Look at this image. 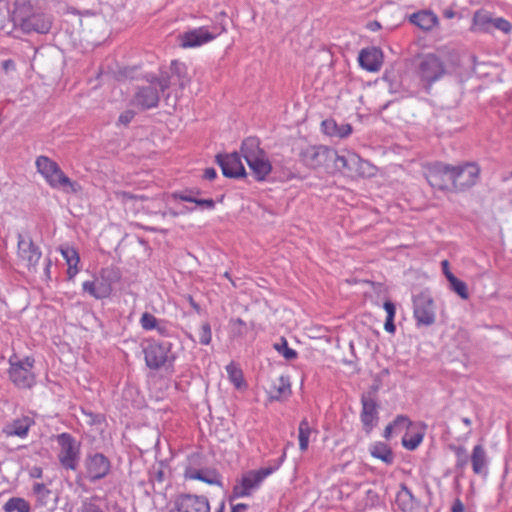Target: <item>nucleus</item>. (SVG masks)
<instances>
[{
	"mask_svg": "<svg viewBox=\"0 0 512 512\" xmlns=\"http://www.w3.org/2000/svg\"><path fill=\"white\" fill-rule=\"evenodd\" d=\"M11 17L14 25L25 33L46 34L52 26V18L35 8L28 0H16Z\"/></svg>",
	"mask_w": 512,
	"mask_h": 512,
	"instance_id": "1",
	"label": "nucleus"
},
{
	"mask_svg": "<svg viewBox=\"0 0 512 512\" xmlns=\"http://www.w3.org/2000/svg\"><path fill=\"white\" fill-rule=\"evenodd\" d=\"M241 154L246 160L252 175L258 181H263L272 170V165L266 152L260 148L257 138L249 137L242 142Z\"/></svg>",
	"mask_w": 512,
	"mask_h": 512,
	"instance_id": "2",
	"label": "nucleus"
},
{
	"mask_svg": "<svg viewBox=\"0 0 512 512\" xmlns=\"http://www.w3.org/2000/svg\"><path fill=\"white\" fill-rule=\"evenodd\" d=\"M277 469L278 466H269L243 473L241 479L233 487L232 498L250 496L261 486L262 482Z\"/></svg>",
	"mask_w": 512,
	"mask_h": 512,
	"instance_id": "3",
	"label": "nucleus"
},
{
	"mask_svg": "<svg viewBox=\"0 0 512 512\" xmlns=\"http://www.w3.org/2000/svg\"><path fill=\"white\" fill-rule=\"evenodd\" d=\"M36 167L39 173L47 180L53 188L70 187L75 191V183L72 182L60 169L58 164L46 156H39L36 159Z\"/></svg>",
	"mask_w": 512,
	"mask_h": 512,
	"instance_id": "4",
	"label": "nucleus"
},
{
	"mask_svg": "<svg viewBox=\"0 0 512 512\" xmlns=\"http://www.w3.org/2000/svg\"><path fill=\"white\" fill-rule=\"evenodd\" d=\"M10 369L9 377L11 381L19 388H30L35 383V377L31 371L34 360L26 357L24 360H18L16 356L9 359Z\"/></svg>",
	"mask_w": 512,
	"mask_h": 512,
	"instance_id": "5",
	"label": "nucleus"
},
{
	"mask_svg": "<svg viewBox=\"0 0 512 512\" xmlns=\"http://www.w3.org/2000/svg\"><path fill=\"white\" fill-rule=\"evenodd\" d=\"M333 162L334 169L338 171L347 170L350 173H355L360 176L372 175V167L367 161L362 160L357 154L346 152L345 154H338L334 150V156L329 158Z\"/></svg>",
	"mask_w": 512,
	"mask_h": 512,
	"instance_id": "6",
	"label": "nucleus"
},
{
	"mask_svg": "<svg viewBox=\"0 0 512 512\" xmlns=\"http://www.w3.org/2000/svg\"><path fill=\"white\" fill-rule=\"evenodd\" d=\"M60 446L59 461L66 469L75 470L79 462L80 445L69 433H61L56 437Z\"/></svg>",
	"mask_w": 512,
	"mask_h": 512,
	"instance_id": "7",
	"label": "nucleus"
},
{
	"mask_svg": "<svg viewBox=\"0 0 512 512\" xmlns=\"http://www.w3.org/2000/svg\"><path fill=\"white\" fill-rule=\"evenodd\" d=\"M224 510L225 502L222 501L216 512ZM170 512H210V504L205 496L181 494L176 498L174 508Z\"/></svg>",
	"mask_w": 512,
	"mask_h": 512,
	"instance_id": "8",
	"label": "nucleus"
},
{
	"mask_svg": "<svg viewBox=\"0 0 512 512\" xmlns=\"http://www.w3.org/2000/svg\"><path fill=\"white\" fill-rule=\"evenodd\" d=\"M334 156V149L324 145H308L299 153L300 161L310 169L327 166L329 158Z\"/></svg>",
	"mask_w": 512,
	"mask_h": 512,
	"instance_id": "9",
	"label": "nucleus"
},
{
	"mask_svg": "<svg viewBox=\"0 0 512 512\" xmlns=\"http://www.w3.org/2000/svg\"><path fill=\"white\" fill-rule=\"evenodd\" d=\"M480 169L474 163L452 166V185L456 190H465L475 185Z\"/></svg>",
	"mask_w": 512,
	"mask_h": 512,
	"instance_id": "10",
	"label": "nucleus"
},
{
	"mask_svg": "<svg viewBox=\"0 0 512 512\" xmlns=\"http://www.w3.org/2000/svg\"><path fill=\"white\" fill-rule=\"evenodd\" d=\"M17 239L18 256L20 260L29 271L35 272L42 255L39 247L34 244L30 237H25L22 234H18Z\"/></svg>",
	"mask_w": 512,
	"mask_h": 512,
	"instance_id": "11",
	"label": "nucleus"
},
{
	"mask_svg": "<svg viewBox=\"0 0 512 512\" xmlns=\"http://www.w3.org/2000/svg\"><path fill=\"white\" fill-rule=\"evenodd\" d=\"M418 73L427 84L439 80L445 74V66L435 54H427L420 61Z\"/></svg>",
	"mask_w": 512,
	"mask_h": 512,
	"instance_id": "12",
	"label": "nucleus"
},
{
	"mask_svg": "<svg viewBox=\"0 0 512 512\" xmlns=\"http://www.w3.org/2000/svg\"><path fill=\"white\" fill-rule=\"evenodd\" d=\"M413 313L417 325L430 326L435 322V309L432 298L421 293L413 299Z\"/></svg>",
	"mask_w": 512,
	"mask_h": 512,
	"instance_id": "13",
	"label": "nucleus"
},
{
	"mask_svg": "<svg viewBox=\"0 0 512 512\" xmlns=\"http://www.w3.org/2000/svg\"><path fill=\"white\" fill-rule=\"evenodd\" d=\"M171 343L169 342H151L144 348L146 365L153 370H158L169 361Z\"/></svg>",
	"mask_w": 512,
	"mask_h": 512,
	"instance_id": "14",
	"label": "nucleus"
},
{
	"mask_svg": "<svg viewBox=\"0 0 512 512\" xmlns=\"http://www.w3.org/2000/svg\"><path fill=\"white\" fill-rule=\"evenodd\" d=\"M86 477L95 482L106 477L111 469L110 460L102 453H94L85 460Z\"/></svg>",
	"mask_w": 512,
	"mask_h": 512,
	"instance_id": "15",
	"label": "nucleus"
},
{
	"mask_svg": "<svg viewBox=\"0 0 512 512\" xmlns=\"http://www.w3.org/2000/svg\"><path fill=\"white\" fill-rule=\"evenodd\" d=\"M450 174H452L451 165L436 162L428 168L426 179L431 187L439 190H445L448 189L449 184H452Z\"/></svg>",
	"mask_w": 512,
	"mask_h": 512,
	"instance_id": "16",
	"label": "nucleus"
},
{
	"mask_svg": "<svg viewBox=\"0 0 512 512\" xmlns=\"http://www.w3.org/2000/svg\"><path fill=\"white\" fill-rule=\"evenodd\" d=\"M216 162L221 167L225 177L239 178L246 175L241 157L237 152L226 155L218 154L216 156Z\"/></svg>",
	"mask_w": 512,
	"mask_h": 512,
	"instance_id": "17",
	"label": "nucleus"
},
{
	"mask_svg": "<svg viewBox=\"0 0 512 512\" xmlns=\"http://www.w3.org/2000/svg\"><path fill=\"white\" fill-rule=\"evenodd\" d=\"M361 422L366 433H370L378 421L377 402L371 395H362Z\"/></svg>",
	"mask_w": 512,
	"mask_h": 512,
	"instance_id": "18",
	"label": "nucleus"
},
{
	"mask_svg": "<svg viewBox=\"0 0 512 512\" xmlns=\"http://www.w3.org/2000/svg\"><path fill=\"white\" fill-rule=\"evenodd\" d=\"M219 33H211L206 27H199L180 36L183 48H193L212 41Z\"/></svg>",
	"mask_w": 512,
	"mask_h": 512,
	"instance_id": "19",
	"label": "nucleus"
},
{
	"mask_svg": "<svg viewBox=\"0 0 512 512\" xmlns=\"http://www.w3.org/2000/svg\"><path fill=\"white\" fill-rule=\"evenodd\" d=\"M158 102L159 92L152 85L139 88L133 98V103L143 110L156 107Z\"/></svg>",
	"mask_w": 512,
	"mask_h": 512,
	"instance_id": "20",
	"label": "nucleus"
},
{
	"mask_svg": "<svg viewBox=\"0 0 512 512\" xmlns=\"http://www.w3.org/2000/svg\"><path fill=\"white\" fill-rule=\"evenodd\" d=\"M358 60L362 68L370 72H376L382 65V52L375 47L362 49Z\"/></svg>",
	"mask_w": 512,
	"mask_h": 512,
	"instance_id": "21",
	"label": "nucleus"
},
{
	"mask_svg": "<svg viewBox=\"0 0 512 512\" xmlns=\"http://www.w3.org/2000/svg\"><path fill=\"white\" fill-rule=\"evenodd\" d=\"M396 505L402 512H420V503L406 485L402 484L396 495Z\"/></svg>",
	"mask_w": 512,
	"mask_h": 512,
	"instance_id": "22",
	"label": "nucleus"
},
{
	"mask_svg": "<svg viewBox=\"0 0 512 512\" xmlns=\"http://www.w3.org/2000/svg\"><path fill=\"white\" fill-rule=\"evenodd\" d=\"M472 470L477 475H487L488 456L483 445H475L470 457Z\"/></svg>",
	"mask_w": 512,
	"mask_h": 512,
	"instance_id": "23",
	"label": "nucleus"
},
{
	"mask_svg": "<svg viewBox=\"0 0 512 512\" xmlns=\"http://www.w3.org/2000/svg\"><path fill=\"white\" fill-rule=\"evenodd\" d=\"M33 423L34 421L30 417H21L7 424L3 429V433L7 436H18L23 438L27 436Z\"/></svg>",
	"mask_w": 512,
	"mask_h": 512,
	"instance_id": "24",
	"label": "nucleus"
},
{
	"mask_svg": "<svg viewBox=\"0 0 512 512\" xmlns=\"http://www.w3.org/2000/svg\"><path fill=\"white\" fill-rule=\"evenodd\" d=\"M269 398L272 401H281L291 394L289 379L281 376L277 378L268 389Z\"/></svg>",
	"mask_w": 512,
	"mask_h": 512,
	"instance_id": "25",
	"label": "nucleus"
},
{
	"mask_svg": "<svg viewBox=\"0 0 512 512\" xmlns=\"http://www.w3.org/2000/svg\"><path fill=\"white\" fill-rule=\"evenodd\" d=\"M186 476L210 485H221L220 476L214 469H190L186 472Z\"/></svg>",
	"mask_w": 512,
	"mask_h": 512,
	"instance_id": "26",
	"label": "nucleus"
},
{
	"mask_svg": "<svg viewBox=\"0 0 512 512\" xmlns=\"http://www.w3.org/2000/svg\"><path fill=\"white\" fill-rule=\"evenodd\" d=\"M410 21L422 30L429 31L438 23V18L430 11H420L412 14Z\"/></svg>",
	"mask_w": 512,
	"mask_h": 512,
	"instance_id": "27",
	"label": "nucleus"
},
{
	"mask_svg": "<svg viewBox=\"0 0 512 512\" xmlns=\"http://www.w3.org/2000/svg\"><path fill=\"white\" fill-rule=\"evenodd\" d=\"M193 191H183V192H175L171 195V198L174 200H181L185 202L195 203L201 209L211 210L215 207V202L213 199H199L197 197H192Z\"/></svg>",
	"mask_w": 512,
	"mask_h": 512,
	"instance_id": "28",
	"label": "nucleus"
},
{
	"mask_svg": "<svg viewBox=\"0 0 512 512\" xmlns=\"http://www.w3.org/2000/svg\"><path fill=\"white\" fill-rule=\"evenodd\" d=\"M62 256L68 265L67 274L68 278L72 279L78 273V264L80 261L77 251L72 247H61Z\"/></svg>",
	"mask_w": 512,
	"mask_h": 512,
	"instance_id": "29",
	"label": "nucleus"
},
{
	"mask_svg": "<svg viewBox=\"0 0 512 512\" xmlns=\"http://www.w3.org/2000/svg\"><path fill=\"white\" fill-rule=\"evenodd\" d=\"M371 455L382 460L385 464L391 465L394 462V455L391 448L382 442H377L370 448Z\"/></svg>",
	"mask_w": 512,
	"mask_h": 512,
	"instance_id": "30",
	"label": "nucleus"
},
{
	"mask_svg": "<svg viewBox=\"0 0 512 512\" xmlns=\"http://www.w3.org/2000/svg\"><path fill=\"white\" fill-rule=\"evenodd\" d=\"M494 18L492 17L491 13L485 10H479L475 12L473 16V24L476 27V29L482 31V32H489Z\"/></svg>",
	"mask_w": 512,
	"mask_h": 512,
	"instance_id": "31",
	"label": "nucleus"
},
{
	"mask_svg": "<svg viewBox=\"0 0 512 512\" xmlns=\"http://www.w3.org/2000/svg\"><path fill=\"white\" fill-rule=\"evenodd\" d=\"M79 512H105L104 499L96 495L85 498L81 503Z\"/></svg>",
	"mask_w": 512,
	"mask_h": 512,
	"instance_id": "32",
	"label": "nucleus"
},
{
	"mask_svg": "<svg viewBox=\"0 0 512 512\" xmlns=\"http://www.w3.org/2000/svg\"><path fill=\"white\" fill-rule=\"evenodd\" d=\"M31 507L28 501L21 497H12L4 505V512H30Z\"/></svg>",
	"mask_w": 512,
	"mask_h": 512,
	"instance_id": "33",
	"label": "nucleus"
},
{
	"mask_svg": "<svg viewBox=\"0 0 512 512\" xmlns=\"http://www.w3.org/2000/svg\"><path fill=\"white\" fill-rule=\"evenodd\" d=\"M446 278L449 281L451 290L458 294L462 299L466 300L469 298L468 288L465 282L454 276L452 272H447Z\"/></svg>",
	"mask_w": 512,
	"mask_h": 512,
	"instance_id": "34",
	"label": "nucleus"
},
{
	"mask_svg": "<svg viewBox=\"0 0 512 512\" xmlns=\"http://www.w3.org/2000/svg\"><path fill=\"white\" fill-rule=\"evenodd\" d=\"M172 76H176L179 82L180 88H185L190 82V78L187 76V68L183 63L173 61L171 63Z\"/></svg>",
	"mask_w": 512,
	"mask_h": 512,
	"instance_id": "35",
	"label": "nucleus"
},
{
	"mask_svg": "<svg viewBox=\"0 0 512 512\" xmlns=\"http://www.w3.org/2000/svg\"><path fill=\"white\" fill-rule=\"evenodd\" d=\"M298 432H299V435H298L299 448L301 451H305L308 448L309 437H310V434L312 433V429H311L310 424L306 418L300 422Z\"/></svg>",
	"mask_w": 512,
	"mask_h": 512,
	"instance_id": "36",
	"label": "nucleus"
},
{
	"mask_svg": "<svg viewBox=\"0 0 512 512\" xmlns=\"http://www.w3.org/2000/svg\"><path fill=\"white\" fill-rule=\"evenodd\" d=\"M33 493L36 496V501L40 506H47L51 500L52 492L42 483H35L33 486Z\"/></svg>",
	"mask_w": 512,
	"mask_h": 512,
	"instance_id": "37",
	"label": "nucleus"
},
{
	"mask_svg": "<svg viewBox=\"0 0 512 512\" xmlns=\"http://www.w3.org/2000/svg\"><path fill=\"white\" fill-rule=\"evenodd\" d=\"M450 449L456 456L455 468L456 470L463 471L469 461V455L467 449L464 446L451 445Z\"/></svg>",
	"mask_w": 512,
	"mask_h": 512,
	"instance_id": "38",
	"label": "nucleus"
},
{
	"mask_svg": "<svg viewBox=\"0 0 512 512\" xmlns=\"http://www.w3.org/2000/svg\"><path fill=\"white\" fill-rule=\"evenodd\" d=\"M83 289L98 299L103 298L109 294V289L107 287H104L103 285L97 287L96 284L91 281L84 282Z\"/></svg>",
	"mask_w": 512,
	"mask_h": 512,
	"instance_id": "39",
	"label": "nucleus"
},
{
	"mask_svg": "<svg viewBox=\"0 0 512 512\" xmlns=\"http://www.w3.org/2000/svg\"><path fill=\"white\" fill-rule=\"evenodd\" d=\"M230 381L236 388H240L243 384V373L234 363H230L226 367Z\"/></svg>",
	"mask_w": 512,
	"mask_h": 512,
	"instance_id": "40",
	"label": "nucleus"
},
{
	"mask_svg": "<svg viewBox=\"0 0 512 512\" xmlns=\"http://www.w3.org/2000/svg\"><path fill=\"white\" fill-rule=\"evenodd\" d=\"M274 348L287 360H293L297 357L296 351L288 347V343L285 338H281V343H276Z\"/></svg>",
	"mask_w": 512,
	"mask_h": 512,
	"instance_id": "41",
	"label": "nucleus"
},
{
	"mask_svg": "<svg viewBox=\"0 0 512 512\" xmlns=\"http://www.w3.org/2000/svg\"><path fill=\"white\" fill-rule=\"evenodd\" d=\"M230 326L234 337H242L247 333V325L241 318L232 319Z\"/></svg>",
	"mask_w": 512,
	"mask_h": 512,
	"instance_id": "42",
	"label": "nucleus"
},
{
	"mask_svg": "<svg viewBox=\"0 0 512 512\" xmlns=\"http://www.w3.org/2000/svg\"><path fill=\"white\" fill-rule=\"evenodd\" d=\"M159 320L151 313L145 312L140 318V324L145 330H152L158 327Z\"/></svg>",
	"mask_w": 512,
	"mask_h": 512,
	"instance_id": "43",
	"label": "nucleus"
},
{
	"mask_svg": "<svg viewBox=\"0 0 512 512\" xmlns=\"http://www.w3.org/2000/svg\"><path fill=\"white\" fill-rule=\"evenodd\" d=\"M422 439H423L422 434L416 433V434L410 436L409 438H407V436L403 437L402 444L405 448H407L409 450H414L420 445V443L422 442Z\"/></svg>",
	"mask_w": 512,
	"mask_h": 512,
	"instance_id": "44",
	"label": "nucleus"
},
{
	"mask_svg": "<svg viewBox=\"0 0 512 512\" xmlns=\"http://www.w3.org/2000/svg\"><path fill=\"white\" fill-rule=\"evenodd\" d=\"M211 327L208 322H205L201 325L199 332V341L203 345H208L211 342Z\"/></svg>",
	"mask_w": 512,
	"mask_h": 512,
	"instance_id": "45",
	"label": "nucleus"
},
{
	"mask_svg": "<svg viewBox=\"0 0 512 512\" xmlns=\"http://www.w3.org/2000/svg\"><path fill=\"white\" fill-rule=\"evenodd\" d=\"M492 27H494L497 30H500L501 32H503L505 34L510 33L511 30H512L511 23L509 21H507L506 19L501 18V17L494 18L493 23H492Z\"/></svg>",
	"mask_w": 512,
	"mask_h": 512,
	"instance_id": "46",
	"label": "nucleus"
},
{
	"mask_svg": "<svg viewBox=\"0 0 512 512\" xmlns=\"http://www.w3.org/2000/svg\"><path fill=\"white\" fill-rule=\"evenodd\" d=\"M151 84H157L162 92L170 86V77L168 75H161L160 78L151 80Z\"/></svg>",
	"mask_w": 512,
	"mask_h": 512,
	"instance_id": "47",
	"label": "nucleus"
},
{
	"mask_svg": "<svg viewBox=\"0 0 512 512\" xmlns=\"http://www.w3.org/2000/svg\"><path fill=\"white\" fill-rule=\"evenodd\" d=\"M324 132L328 135H336L338 129L337 124L334 120H324L322 122Z\"/></svg>",
	"mask_w": 512,
	"mask_h": 512,
	"instance_id": "48",
	"label": "nucleus"
},
{
	"mask_svg": "<svg viewBox=\"0 0 512 512\" xmlns=\"http://www.w3.org/2000/svg\"><path fill=\"white\" fill-rule=\"evenodd\" d=\"M393 425V427L397 429H404L407 428L410 425L409 419L403 415H399L396 417V419L390 423Z\"/></svg>",
	"mask_w": 512,
	"mask_h": 512,
	"instance_id": "49",
	"label": "nucleus"
},
{
	"mask_svg": "<svg viewBox=\"0 0 512 512\" xmlns=\"http://www.w3.org/2000/svg\"><path fill=\"white\" fill-rule=\"evenodd\" d=\"M135 116V112L132 111V110H127L125 112H123L120 116H119V122L124 124V125H127L129 124L132 119L134 118Z\"/></svg>",
	"mask_w": 512,
	"mask_h": 512,
	"instance_id": "50",
	"label": "nucleus"
},
{
	"mask_svg": "<svg viewBox=\"0 0 512 512\" xmlns=\"http://www.w3.org/2000/svg\"><path fill=\"white\" fill-rule=\"evenodd\" d=\"M384 309L387 313V317L394 318L395 317V305L391 301H386L384 303Z\"/></svg>",
	"mask_w": 512,
	"mask_h": 512,
	"instance_id": "51",
	"label": "nucleus"
},
{
	"mask_svg": "<svg viewBox=\"0 0 512 512\" xmlns=\"http://www.w3.org/2000/svg\"><path fill=\"white\" fill-rule=\"evenodd\" d=\"M465 507L459 498H456L452 504L451 512H464Z\"/></svg>",
	"mask_w": 512,
	"mask_h": 512,
	"instance_id": "52",
	"label": "nucleus"
},
{
	"mask_svg": "<svg viewBox=\"0 0 512 512\" xmlns=\"http://www.w3.org/2000/svg\"><path fill=\"white\" fill-rule=\"evenodd\" d=\"M120 197L123 202H127L129 200H134V199H138V198L143 200L145 198L144 196H136L130 192H121Z\"/></svg>",
	"mask_w": 512,
	"mask_h": 512,
	"instance_id": "53",
	"label": "nucleus"
},
{
	"mask_svg": "<svg viewBox=\"0 0 512 512\" xmlns=\"http://www.w3.org/2000/svg\"><path fill=\"white\" fill-rule=\"evenodd\" d=\"M352 129L350 125H342L340 128L337 129L336 135L340 137H346L351 133Z\"/></svg>",
	"mask_w": 512,
	"mask_h": 512,
	"instance_id": "54",
	"label": "nucleus"
},
{
	"mask_svg": "<svg viewBox=\"0 0 512 512\" xmlns=\"http://www.w3.org/2000/svg\"><path fill=\"white\" fill-rule=\"evenodd\" d=\"M384 329L389 333L395 332L394 318L386 317Z\"/></svg>",
	"mask_w": 512,
	"mask_h": 512,
	"instance_id": "55",
	"label": "nucleus"
},
{
	"mask_svg": "<svg viewBox=\"0 0 512 512\" xmlns=\"http://www.w3.org/2000/svg\"><path fill=\"white\" fill-rule=\"evenodd\" d=\"M2 69L8 73L9 71L15 70V63L11 59L4 60L2 62Z\"/></svg>",
	"mask_w": 512,
	"mask_h": 512,
	"instance_id": "56",
	"label": "nucleus"
},
{
	"mask_svg": "<svg viewBox=\"0 0 512 512\" xmlns=\"http://www.w3.org/2000/svg\"><path fill=\"white\" fill-rule=\"evenodd\" d=\"M154 329H156L158 331V333L162 336L169 335V329H168L167 325L165 323H163L162 321H159L158 327H155Z\"/></svg>",
	"mask_w": 512,
	"mask_h": 512,
	"instance_id": "57",
	"label": "nucleus"
},
{
	"mask_svg": "<svg viewBox=\"0 0 512 512\" xmlns=\"http://www.w3.org/2000/svg\"><path fill=\"white\" fill-rule=\"evenodd\" d=\"M52 267V261L50 258L45 259V267H44V275L47 280L51 279V269Z\"/></svg>",
	"mask_w": 512,
	"mask_h": 512,
	"instance_id": "58",
	"label": "nucleus"
},
{
	"mask_svg": "<svg viewBox=\"0 0 512 512\" xmlns=\"http://www.w3.org/2000/svg\"><path fill=\"white\" fill-rule=\"evenodd\" d=\"M217 176V172L214 168H206L203 177L207 180H213Z\"/></svg>",
	"mask_w": 512,
	"mask_h": 512,
	"instance_id": "59",
	"label": "nucleus"
},
{
	"mask_svg": "<svg viewBox=\"0 0 512 512\" xmlns=\"http://www.w3.org/2000/svg\"><path fill=\"white\" fill-rule=\"evenodd\" d=\"M379 387H380V384L379 383H374L371 387H370V390L366 393H364L363 395H371L372 397H374L376 399V394L379 390Z\"/></svg>",
	"mask_w": 512,
	"mask_h": 512,
	"instance_id": "60",
	"label": "nucleus"
},
{
	"mask_svg": "<svg viewBox=\"0 0 512 512\" xmlns=\"http://www.w3.org/2000/svg\"><path fill=\"white\" fill-rule=\"evenodd\" d=\"M247 509H248L247 504L240 503V504L232 506L231 512H244Z\"/></svg>",
	"mask_w": 512,
	"mask_h": 512,
	"instance_id": "61",
	"label": "nucleus"
},
{
	"mask_svg": "<svg viewBox=\"0 0 512 512\" xmlns=\"http://www.w3.org/2000/svg\"><path fill=\"white\" fill-rule=\"evenodd\" d=\"M393 430H396V429L393 427V425L388 424V425L386 426L385 430H384V437H385L386 439H389V438H390V436H391V434H392V432H393Z\"/></svg>",
	"mask_w": 512,
	"mask_h": 512,
	"instance_id": "62",
	"label": "nucleus"
},
{
	"mask_svg": "<svg viewBox=\"0 0 512 512\" xmlns=\"http://www.w3.org/2000/svg\"><path fill=\"white\" fill-rule=\"evenodd\" d=\"M443 16L447 19H452L455 16V12L452 9H445L443 11Z\"/></svg>",
	"mask_w": 512,
	"mask_h": 512,
	"instance_id": "63",
	"label": "nucleus"
},
{
	"mask_svg": "<svg viewBox=\"0 0 512 512\" xmlns=\"http://www.w3.org/2000/svg\"><path fill=\"white\" fill-rule=\"evenodd\" d=\"M42 475V470L41 468H38V467H34L32 472H31V476L32 477H36V478H40Z\"/></svg>",
	"mask_w": 512,
	"mask_h": 512,
	"instance_id": "64",
	"label": "nucleus"
}]
</instances>
